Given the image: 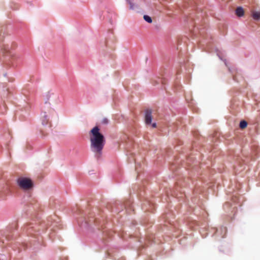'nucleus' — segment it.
<instances>
[{"label": "nucleus", "instance_id": "2eb2a0df", "mask_svg": "<svg viewBox=\"0 0 260 260\" xmlns=\"http://www.w3.org/2000/svg\"><path fill=\"white\" fill-rule=\"evenodd\" d=\"M217 55H218V56L219 58L221 60H223V61L224 62L225 65V66L228 68L229 71H230L231 73H232V74H233V72H232V71H231V70L230 68L228 67V64H227V63H226V61L225 59H223V58H222V57H221V56H220L218 53H217ZM233 80H234V81H237V82L238 81V79H237V76H236V75L233 74Z\"/></svg>", "mask_w": 260, "mask_h": 260}, {"label": "nucleus", "instance_id": "6e6552de", "mask_svg": "<svg viewBox=\"0 0 260 260\" xmlns=\"http://www.w3.org/2000/svg\"><path fill=\"white\" fill-rule=\"evenodd\" d=\"M152 110L147 109L144 112V121L147 126H151L152 128H156L157 126L155 122H152Z\"/></svg>", "mask_w": 260, "mask_h": 260}, {"label": "nucleus", "instance_id": "9b49d317", "mask_svg": "<svg viewBox=\"0 0 260 260\" xmlns=\"http://www.w3.org/2000/svg\"><path fill=\"white\" fill-rule=\"evenodd\" d=\"M143 0H126L129 5V9L138 12L140 9V5Z\"/></svg>", "mask_w": 260, "mask_h": 260}, {"label": "nucleus", "instance_id": "412c9836", "mask_svg": "<svg viewBox=\"0 0 260 260\" xmlns=\"http://www.w3.org/2000/svg\"><path fill=\"white\" fill-rule=\"evenodd\" d=\"M157 83H161L162 84H165V79L163 78H158V80L156 81Z\"/></svg>", "mask_w": 260, "mask_h": 260}, {"label": "nucleus", "instance_id": "f8f14e48", "mask_svg": "<svg viewBox=\"0 0 260 260\" xmlns=\"http://www.w3.org/2000/svg\"><path fill=\"white\" fill-rule=\"evenodd\" d=\"M41 121L43 125H47L49 124V127H51V122L49 121V117L46 112H42L41 113Z\"/></svg>", "mask_w": 260, "mask_h": 260}, {"label": "nucleus", "instance_id": "bb28decb", "mask_svg": "<svg viewBox=\"0 0 260 260\" xmlns=\"http://www.w3.org/2000/svg\"><path fill=\"white\" fill-rule=\"evenodd\" d=\"M106 45L108 46V41L107 40H106Z\"/></svg>", "mask_w": 260, "mask_h": 260}, {"label": "nucleus", "instance_id": "b1692460", "mask_svg": "<svg viewBox=\"0 0 260 260\" xmlns=\"http://www.w3.org/2000/svg\"><path fill=\"white\" fill-rule=\"evenodd\" d=\"M136 170L138 171V167L137 165L136 166Z\"/></svg>", "mask_w": 260, "mask_h": 260}, {"label": "nucleus", "instance_id": "dca6fc26", "mask_svg": "<svg viewBox=\"0 0 260 260\" xmlns=\"http://www.w3.org/2000/svg\"><path fill=\"white\" fill-rule=\"evenodd\" d=\"M7 111V107L4 103L0 104V113L4 114Z\"/></svg>", "mask_w": 260, "mask_h": 260}, {"label": "nucleus", "instance_id": "cd10ccee", "mask_svg": "<svg viewBox=\"0 0 260 260\" xmlns=\"http://www.w3.org/2000/svg\"><path fill=\"white\" fill-rule=\"evenodd\" d=\"M30 147H31V146H28V145L27 146V148H28V149L29 148H30Z\"/></svg>", "mask_w": 260, "mask_h": 260}, {"label": "nucleus", "instance_id": "aec40b11", "mask_svg": "<svg viewBox=\"0 0 260 260\" xmlns=\"http://www.w3.org/2000/svg\"><path fill=\"white\" fill-rule=\"evenodd\" d=\"M30 205L31 206V207L34 211H36L37 210H38L39 208V205L38 204L31 202L30 203Z\"/></svg>", "mask_w": 260, "mask_h": 260}, {"label": "nucleus", "instance_id": "1a4fd4ad", "mask_svg": "<svg viewBox=\"0 0 260 260\" xmlns=\"http://www.w3.org/2000/svg\"><path fill=\"white\" fill-rule=\"evenodd\" d=\"M133 203L131 200H126L124 203H122L121 201H117L114 205L115 210L116 212H120L122 211L123 209H131L132 208Z\"/></svg>", "mask_w": 260, "mask_h": 260}, {"label": "nucleus", "instance_id": "a211bd4d", "mask_svg": "<svg viewBox=\"0 0 260 260\" xmlns=\"http://www.w3.org/2000/svg\"><path fill=\"white\" fill-rule=\"evenodd\" d=\"M247 125V122L245 120H241L239 124V127L241 129L245 128Z\"/></svg>", "mask_w": 260, "mask_h": 260}, {"label": "nucleus", "instance_id": "ddd939ff", "mask_svg": "<svg viewBox=\"0 0 260 260\" xmlns=\"http://www.w3.org/2000/svg\"><path fill=\"white\" fill-rule=\"evenodd\" d=\"M152 204L149 201H146L142 205V209L149 211V210H152Z\"/></svg>", "mask_w": 260, "mask_h": 260}, {"label": "nucleus", "instance_id": "a878e982", "mask_svg": "<svg viewBox=\"0 0 260 260\" xmlns=\"http://www.w3.org/2000/svg\"><path fill=\"white\" fill-rule=\"evenodd\" d=\"M229 206V203H226L224 205V208H225V206Z\"/></svg>", "mask_w": 260, "mask_h": 260}, {"label": "nucleus", "instance_id": "2f4dec72", "mask_svg": "<svg viewBox=\"0 0 260 260\" xmlns=\"http://www.w3.org/2000/svg\"><path fill=\"white\" fill-rule=\"evenodd\" d=\"M199 32L201 34H202V32L201 30L199 31Z\"/></svg>", "mask_w": 260, "mask_h": 260}, {"label": "nucleus", "instance_id": "20e7f679", "mask_svg": "<svg viewBox=\"0 0 260 260\" xmlns=\"http://www.w3.org/2000/svg\"><path fill=\"white\" fill-rule=\"evenodd\" d=\"M4 36L0 32V62L9 64L10 62H12L11 59H14L15 57L12 56L11 53L10 52V47L8 45L3 44Z\"/></svg>", "mask_w": 260, "mask_h": 260}, {"label": "nucleus", "instance_id": "9d476101", "mask_svg": "<svg viewBox=\"0 0 260 260\" xmlns=\"http://www.w3.org/2000/svg\"><path fill=\"white\" fill-rule=\"evenodd\" d=\"M212 231L213 232L212 236H214L217 240H219L225 237L227 230L226 227L221 226L219 228H213Z\"/></svg>", "mask_w": 260, "mask_h": 260}, {"label": "nucleus", "instance_id": "5701e85b", "mask_svg": "<svg viewBox=\"0 0 260 260\" xmlns=\"http://www.w3.org/2000/svg\"><path fill=\"white\" fill-rule=\"evenodd\" d=\"M5 136L6 137H11L10 136V134L9 133H7L5 134Z\"/></svg>", "mask_w": 260, "mask_h": 260}, {"label": "nucleus", "instance_id": "f03ea898", "mask_svg": "<svg viewBox=\"0 0 260 260\" xmlns=\"http://www.w3.org/2000/svg\"><path fill=\"white\" fill-rule=\"evenodd\" d=\"M90 141V149L94 153V156L98 159L101 158L102 151L106 144L104 135L100 132L99 126L93 127L89 132Z\"/></svg>", "mask_w": 260, "mask_h": 260}, {"label": "nucleus", "instance_id": "473e14b6", "mask_svg": "<svg viewBox=\"0 0 260 260\" xmlns=\"http://www.w3.org/2000/svg\"><path fill=\"white\" fill-rule=\"evenodd\" d=\"M4 76H6V74H4Z\"/></svg>", "mask_w": 260, "mask_h": 260}, {"label": "nucleus", "instance_id": "7c9ffc66", "mask_svg": "<svg viewBox=\"0 0 260 260\" xmlns=\"http://www.w3.org/2000/svg\"><path fill=\"white\" fill-rule=\"evenodd\" d=\"M6 191H7V192H9V190H8V189L7 188Z\"/></svg>", "mask_w": 260, "mask_h": 260}, {"label": "nucleus", "instance_id": "f3484780", "mask_svg": "<svg viewBox=\"0 0 260 260\" xmlns=\"http://www.w3.org/2000/svg\"><path fill=\"white\" fill-rule=\"evenodd\" d=\"M252 17L255 20H258L260 19V12H254L253 13Z\"/></svg>", "mask_w": 260, "mask_h": 260}, {"label": "nucleus", "instance_id": "39448f33", "mask_svg": "<svg viewBox=\"0 0 260 260\" xmlns=\"http://www.w3.org/2000/svg\"><path fill=\"white\" fill-rule=\"evenodd\" d=\"M76 215L80 216L81 220L84 222V223L87 226H91L93 223L97 224L98 220L94 218L91 213L89 212V209L86 210L83 209L77 208Z\"/></svg>", "mask_w": 260, "mask_h": 260}, {"label": "nucleus", "instance_id": "4468645a", "mask_svg": "<svg viewBox=\"0 0 260 260\" xmlns=\"http://www.w3.org/2000/svg\"><path fill=\"white\" fill-rule=\"evenodd\" d=\"M235 13L237 16L241 17L244 15V11L242 7H238L236 9Z\"/></svg>", "mask_w": 260, "mask_h": 260}, {"label": "nucleus", "instance_id": "423d86ee", "mask_svg": "<svg viewBox=\"0 0 260 260\" xmlns=\"http://www.w3.org/2000/svg\"><path fill=\"white\" fill-rule=\"evenodd\" d=\"M18 186L22 190H29L34 187L32 180L27 177H20L17 179Z\"/></svg>", "mask_w": 260, "mask_h": 260}, {"label": "nucleus", "instance_id": "6ab92c4d", "mask_svg": "<svg viewBox=\"0 0 260 260\" xmlns=\"http://www.w3.org/2000/svg\"><path fill=\"white\" fill-rule=\"evenodd\" d=\"M144 19L148 23H151L152 22V18L150 16L147 15H144L143 16Z\"/></svg>", "mask_w": 260, "mask_h": 260}, {"label": "nucleus", "instance_id": "f257e3e1", "mask_svg": "<svg viewBox=\"0 0 260 260\" xmlns=\"http://www.w3.org/2000/svg\"><path fill=\"white\" fill-rule=\"evenodd\" d=\"M60 222L59 217L56 215H53L49 216L47 221H38V222L33 221L26 224L22 228L23 232L26 233L28 236L34 235L35 238H37L38 241L36 246V244H34V245H32V241H30L29 246L35 249L38 246H40L42 239L40 237H36V236L45 232L49 226H52V230H54V229L55 227L61 228ZM28 247V244L25 243H16L12 245V248L14 251L17 250L18 252H20L23 249H25Z\"/></svg>", "mask_w": 260, "mask_h": 260}, {"label": "nucleus", "instance_id": "c756f323", "mask_svg": "<svg viewBox=\"0 0 260 260\" xmlns=\"http://www.w3.org/2000/svg\"><path fill=\"white\" fill-rule=\"evenodd\" d=\"M41 133H42V135H45L44 134L43 132L42 131H41Z\"/></svg>", "mask_w": 260, "mask_h": 260}, {"label": "nucleus", "instance_id": "72a5a7b5", "mask_svg": "<svg viewBox=\"0 0 260 260\" xmlns=\"http://www.w3.org/2000/svg\"><path fill=\"white\" fill-rule=\"evenodd\" d=\"M196 24H197V22H195V25H196V26H196V27H197V26H196Z\"/></svg>", "mask_w": 260, "mask_h": 260}, {"label": "nucleus", "instance_id": "c85d7f7f", "mask_svg": "<svg viewBox=\"0 0 260 260\" xmlns=\"http://www.w3.org/2000/svg\"><path fill=\"white\" fill-rule=\"evenodd\" d=\"M2 242L3 243V244H4L5 243L4 240H2Z\"/></svg>", "mask_w": 260, "mask_h": 260}, {"label": "nucleus", "instance_id": "4be33fe9", "mask_svg": "<svg viewBox=\"0 0 260 260\" xmlns=\"http://www.w3.org/2000/svg\"><path fill=\"white\" fill-rule=\"evenodd\" d=\"M102 123L104 124H107L109 123V120L107 118H104L103 119Z\"/></svg>", "mask_w": 260, "mask_h": 260}, {"label": "nucleus", "instance_id": "0eeeda50", "mask_svg": "<svg viewBox=\"0 0 260 260\" xmlns=\"http://www.w3.org/2000/svg\"><path fill=\"white\" fill-rule=\"evenodd\" d=\"M17 225L16 223H13L10 225L5 232L4 236L5 240L9 241L14 239L17 235Z\"/></svg>", "mask_w": 260, "mask_h": 260}, {"label": "nucleus", "instance_id": "393cba45", "mask_svg": "<svg viewBox=\"0 0 260 260\" xmlns=\"http://www.w3.org/2000/svg\"><path fill=\"white\" fill-rule=\"evenodd\" d=\"M118 260H125V258L121 257V258L119 259Z\"/></svg>", "mask_w": 260, "mask_h": 260}, {"label": "nucleus", "instance_id": "7ed1b4c3", "mask_svg": "<svg viewBox=\"0 0 260 260\" xmlns=\"http://www.w3.org/2000/svg\"><path fill=\"white\" fill-rule=\"evenodd\" d=\"M22 94L24 95L26 100H29V96L32 94V91L30 90L29 86H26L22 90ZM30 106L27 102H25L24 105L19 108L15 114V117L19 120L23 121L29 120L30 115Z\"/></svg>", "mask_w": 260, "mask_h": 260}]
</instances>
